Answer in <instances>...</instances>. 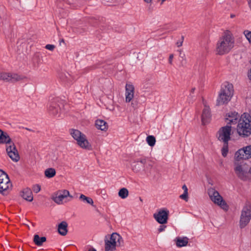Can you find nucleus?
I'll return each instance as SVG.
<instances>
[{
    "label": "nucleus",
    "instance_id": "obj_49",
    "mask_svg": "<svg viewBox=\"0 0 251 251\" xmlns=\"http://www.w3.org/2000/svg\"><path fill=\"white\" fill-rule=\"evenodd\" d=\"M162 0V2H163L164 1H165L166 0Z\"/></svg>",
    "mask_w": 251,
    "mask_h": 251
},
{
    "label": "nucleus",
    "instance_id": "obj_12",
    "mask_svg": "<svg viewBox=\"0 0 251 251\" xmlns=\"http://www.w3.org/2000/svg\"><path fill=\"white\" fill-rule=\"evenodd\" d=\"M68 197L72 198L73 197L70 195L69 192L67 190H63L58 192L52 196V200L58 204H62L64 202H67L70 200H68Z\"/></svg>",
    "mask_w": 251,
    "mask_h": 251
},
{
    "label": "nucleus",
    "instance_id": "obj_30",
    "mask_svg": "<svg viewBox=\"0 0 251 251\" xmlns=\"http://www.w3.org/2000/svg\"><path fill=\"white\" fill-rule=\"evenodd\" d=\"M223 143V147L222 149V154L224 157H226L228 151V143Z\"/></svg>",
    "mask_w": 251,
    "mask_h": 251
},
{
    "label": "nucleus",
    "instance_id": "obj_35",
    "mask_svg": "<svg viewBox=\"0 0 251 251\" xmlns=\"http://www.w3.org/2000/svg\"><path fill=\"white\" fill-rule=\"evenodd\" d=\"M184 41V36H181V39H179L177 42L176 43V45L177 47H180L182 46L183 42Z\"/></svg>",
    "mask_w": 251,
    "mask_h": 251
},
{
    "label": "nucleus",
    "instance_id": "obj_44",
    "mask_svg": "<svg viewBox=\"0 0 251 251\" xmlns=\"http://www.w3.org/2000/svg\"><path fill=\"white\" fill-rule=\"evenodd\" d=\"M248 77L250 80H251V68L250 71L248 73Z\"/></svg>",
    "mask_w": 251,
    "mask_h": 251
},
{
    "label": "nucleus",
    "instance_id": "obj_19",
    "mask_svg": "<svg viewBox=\"0 0 251 251\" xmlns=\"http://www.w3.org/2000/svg\"><path fill=\"white\" fill-rule=\"evenodd\" d=\"M211 117L209 107L205 106L201 115V121L203 125L206 124L209 122Z\"/></svg>",
    "mask_w": 251,
    "mask_h": 251
},
{
    "label": "nucleus",
    "instance_id": "obj_1",
    "mask_svg": "<svg viewBox=\"0 0 251 251\" xmlns=\"http://www.w3.org/2000/svg\"><path fill=\"white\" fill-rule=\"evenodd\" d=\"M234 38L229 31L225 32L218 40L215 49L217 54L224 55L228 53L234 47Z\"/></svg>",
    "mask_w": 251,
    "mask_h": 251
},
{
    "label": "nucleus",
    "instance_id": "obj_45",
    "mask_svg": "<svg viewBox=\"0 0 251 251\" xmlns=\"http://www.w3.org/2000/svg\"><path fill=\"white\" fill-rule=\"evenodd\" d=\"M195 91V88H192L191 90V91H190L191 94L194 93Z\"/></svg>",
    "mask_w": 251,
    "mask_h": 251
},
{
    "label": "nucleus",
    "instance_id": "obj_25",
    "mask_svg": "<svg viewBox=\"0 0 251 251\" xmlns=\"http://www.w3.org/2000/svg\"><path fill=\"white\" fill-rule=\"evenodd\" d=\"M56 174V171L54 169L50 168L46 169L45 171V175L48 178H51Z\"/></svg>",
    "mask_w": 251,
    "mask_h": 251
},
{
    "label": "nucleus",
    "instance_id": "obj_27",
    "mask_svg": "<svg viewBox=\"0 0 251 251\" xmlns=\"http://www.w3.org/2000/svg\"><path fill=\"white\" fill-rule=\"evenodd\" d=\"M79 199L85 202H86L88 204H90L91 205H93V204L94 202H93V200L91 198L87 197L85 196V195H84L83 194L80 195V196L79 197Z\"/></svg>",
    "mask_w": 251,
    "mask_h": 251
},
{
    "label": "nucleus",
    "instance_id": "obj_3",
    "mask_svg": "<svg viewBox=\"0 0 251 251\" xmlns=\"http://www.w3.org/2000/svg\"><path fill=\"white\" fill-rule=\"evenodd\" d=\"M233 168L235 175L238 178L243 181H247L249 179V174L250 173V168L243 160L235 158Z\"/></svg>",
    "mask_w": 251,
    "mask_h": 251
},
{
    "label": "nucleus",
    "instance_id": "obj_20",
    "mask_svg": "<svg viewBox=\"0 0 251 251\" xmlns=\"http://www.w3.org/2000/svg\"><path fill=\"white\" fill-rule=\"evenodd\" d=\"M21 196L23 199L27 201H33V198L32 191L28 188L24 189L21 194Z\"/></svg>",
    "mask_w": 251,
    "mask_h": 251
},
{
    "label": "nucleus",
    "instance_id": "obj_7",
    "mask_svg": "<svg viewBox=\"0 0 251 251\" xmlns=\"http://www.w3.org/2000/svg\"><path fill=\"white\" fill-rule=\"evenodd\" d=\"M12 188L8 176L2 170H0V193L3 196L7 195Z\"/></svg>",
    "mask_w": 251,
    "mask_h": 251
},
{
    "label": "nucleus",
    "instance_id": "obj_13",
    "mask_svg": "<svg viewBox=\"0 0 251 251\" xmlns=\"http://www.w3.org/2000/svg\"><path fill=\"white\" fill-rule=\"evenodd\" d=\"M235 158L242 160L251 158V145L239 150L235 153Z\"/></svg>",
    "mask_w": 251,
    "mask_h": 251
},
{
    "label": "nucleus",
    "instance_id": "obj_48",
    "mask_svg": "<svg viewBox=\"0 0 251 251\" xmlns=\"http://www.w3.org/2000/svg\"><path fill=\"white\" fill-rule=\"evenodd\" d=\"M250 173H251V167L250 169Z\"/></svg>",
    "mask_w": 251,
    "mask_h": 251
},
{
    "label": "nucleus",
    "instance_id": "obj_24",
    "mask_svg": "<svg viewBox=\"0 0 251 251\" xmlns=\"http://www.w3.org/2000/svg\"><path fill=\"white\" fill-rule=\"evenodd\" d=\"M46 241V238L45 237H41L37 234L35 235L34 236V242L38 246H41Z\"/></svg>",
    "mask_w": 251,
    "mask_h": 251
},
{
    "label": "nucleus",
    "instance_id": "obj_8",
    "mask_svg": "<svg viewBox=\"0 0 251 251\" xmlns=\"http://www.w3.org/2000/svg\"><path fill=\"white\" fill-rule=\"evenodd\" d=\"M208 195L211 200L214 203L226 211L228 210V206L217 191L213 188H210L208 190Z\"/></svg>",
    "mask_w": 251,
    "mask_h": 251
},
{
    "label": "nucleus",
    "instance_id": "obj_28",
    "mask_svg": "<svg viewBox=\"0 0 251 251\" xmlns=\"http://www.w3.org/2000/svg\"><path fill=\"white\" fill-rule=\"evenodd\" d=\"M146 141L148 145L151 147L153 146L155 144V138L153 136H148L146 138Z\"/></svg>",
    "mask_w": 251,
    "mask_h": 251
},
{
    "label": "nucleus",
    "instance_id": "obj_36",
    "mask_svg": "<svg viewBox=\"0 0 251 251\" xmlns=\"http://www.w3.org/2000/svg\"><path fill=\"white\" fill-rule=\"evenodd\" d=\"M40 190L41 187L39 185H36L33 187V190L36 193H38L40 191Z\"/></svg>",
    "mask_w": 251,
    "mask_h": 251
},
{
    "label": "nucleus",
    "instance_id": "obj_23",
    "mask_svg": "<svg viewBox=\"0 0 251 251\" xmlns=\"http://www.w3.org/2000/svg\"><path fill=\"white\" fill-rule=\"evenodd\" d=\"M188 242V238L187 237L178 238L176 240V246L178 247H182L186 246Z\"/></svg>",
    "mask_w": 251,
    "mask_h": 251
},
{
    "label": "nucleus",
    "instance_id": "obj_14",
    "mask_svg": "<svg viewBox=\"0 0 251 251\" xmlns=\"http://www.w3.org/2000/svg\"><path fill=\"white\" fill-rule=\"evenodd\" d=\"M169 211L164 209H160L158 212L153 214L155 220L160 224L167 223L168 218Z\"/></svg>",
    "mask_w": 251,
    "mask_h": 251
},
{
    "label": "nucleus",
    "instance_id": "obj_15",
    "mask_svg": "<svg viewBox=\"0 0 251 251\" xmlns=\"http://www.w3.org/2000/svg\"><path fill=\"white\" fill-rule=\"evenodd\" d=\"M149 162L150 160L145 158H141L134 163L135 164L132 166V170L135 172H139L145 167L146 165L148 163L149 166L151 167V165L149 163Z\"/></svg>",
    "mask_w": 251,
    "mask_h": 251
},
{
    "label": "nucleus",
    "instance_id": "obj_31",
    "mask_svg": "<svg viewBox=\"0 0 251 251\" xmlns=\"http://www.w3.org/2000/svg\"><path fill=\"white\" fill-rule=\"evenodd\" d=\"M22 79V77L16 74L10 73V81H18Z\"/></svg>",
    "mask_w": 251,
    "mask_h": 251
},
{
    "label": "nucleus",
    "instance_id": "obj_6",
    "mask_svg": "<svg viewBox=\"0 0 251 251\" xmlns=\"http://www.w3.org/2000/svg\"><path fill=\"white\" fill-rule=\"evenodd\" d=\"M70 133L77 142L78 145L82 149L88 150H92L91 145L90 144L85 134L77 129H71Z\"/></svg>",
    "mask_w": 251,
    "mask_h": 251
},
{
    "label": "nucleus",
    "instance_id": "obj_40",
    "mask_svg": "<svg viewBox=\"0 0 251 251\" xmlns=\"http://www.w3.org/2000/svg\"><path fill=\"white\" fill-rule=\"evenodd\" d=\"M182 189L185 193H188V189L187 186L185 185H183L182 187Z\"/></svg>",
    "mask_w": 251,
    "mask_h": 251
},
{
    "label": "nucleus",
    "instance_id": "obj_18",
    "mask_svg": "<svg viewBox=\"0 0 251 251\" xmlns=\"http://www.w3.org/2000/svg\"><path fill=\"white\" fill-rule=\"evenodd\" d=\"M239 117V115L236 112H230L226 114V122L227 125L235 124Z\"/></svg>",
    "mask_w": 251,
    "mask_h": 251
},
{
    "label": "nucleus",
    "instance_id": "obj_5",
    "mask_svg": "<svg viewBox=\"0 0 251 251\" xmlns=\"http://www.w3.org/2000/svg\"><path fill=\"white\" fill-rule=\"evenodd\" d=\"M233 92V86L232 84L228 82L224 83L217 99V104L221 105L227 103L230 100Z\"/></svg>",
    "mask_w": 251,
    "mask_h": 251
},
{
    "label": "nucleus",
    "instance_id": "obj_43",
    "mask_svg": "<svg viewBox=\"0 0 251 251\" xmlns=\"http://www.w3.org/2000/svg\"><path fill=\"white\" fill-rule=\"evenodd\" d=\"M250 9L251 10V0H247Z\"/></svg>",
    "mask_w": 251,
    "mask_h": 251
},
{
    "label": "nucleus",
    "instance_id": "obj_39",
    "mask_svg": "<svg viewBox=\"0 0 251 251\" xmlns=\"http://www.w3.org/2000/svg\"><path fill=\"white\" fill-rule=\"evenodd\" d=\"M173 58H174V54H171L169 55V63L170 64H172Z\"/></svg>",
    "mask_w": 251,
    "mask_h": 251
},
{
    "label": "nucleus",
    "instance_id": "obj_37",
    "mask_svg": "<svg viewBox=\"0 0 251 251\" xmlns=\"http://www.w3.org/2000/svg\"><path fill=\"white\" fill-rule=\"evenodd\" d=\"M45 48L50 50H53L55 48V46L53 45L48 44L46 46Z\"/></svg>",
    "mask_w": 251,
    "mask_h": 251
},
{
    "label": "nucleus",
    "instance_id": "obj_2",
    "mask_svg": "<svg viewBox=\"0 0 251 251\" xmlns=\"http://www.w3.org/2000/svg\"><path fill=\"white\" fill-rule=\"evenodd\" d=\"M0 144H6V151L9 157L15 162H17L20 156L17 150L7 132L0 129Z\"/></svg>",
    "mask_w": 251,
    "mask_h": 251
},
{
    "label": "nucleus",
    "instance_id": "obj_47",
    "mask_svg": "<svg viewBox=\"0 0 251 251\" xmlns=\"http://www.w3.org/2000/svg\"><path fill=\"white\" fill-rule=\"evenodd\" d=\"M89 251H97L96 250H95L94 248H91L89 249Z\"/></svg>",
    "mask_w": 251,
    "mask_h": 251
},
{
    "label": "nucleus",
    "instance_id": "obj_26",
    "mask_svg": "<svg viewBox=\"0 0 251 251\" xmlns=\"http://www.w3.org/2000/svg\"><path fill=\"white\" fill-rule=\"evenodd\" d=\"M118 195L121 198L125 199L128 196V191L126 188H123L119 190Z\"/></svg>",
    "mask_w": 251,
    "mask_h": 251
},
{
    "label": "nucleus",
    "instance_id": "obj_16",
    "mask_svg": "<svg viewBox=\"0 0 251 251\" xmlns=\"http://www.w3.org/2000/svg\"><path fill=\"white\" fill-rule=\"evenodd\" d=\"M134 94V87L131 83H127L126 85V101L129 102L132 100Z\"/></svg>",
    "mask_w": 251,
    "mask_h": 251
},
{
    "label": "nucleus",
    "instance_id": "obj_46",
    "mask_svg": "<svg viewBox=\"0 0 251 251\" xmlns=\"http://www.w3.org/2000/svg\"><path fill=\"white\" fill-rule=\"evenodd\" d=\"M145 1V2H147V3H150L151 2V0H144Z\"/></svg>",
    "mask_w": 251,
    "mask_h": 251
},
{
    "label": "nucleus",
    "instance_id": "obj_38",
    "mask_svg": "<svg viewBox=\"0 0 251 251\" xmlns=\"http://www.w3.org/2000/svg\"><path fill=\"white\" fill-rule=\"evenodd\" d=\"M166 226L164 225H161L160 226L159 228L158 229V231L159 232H161L163 231L166 228Z\"/></svg>",
    "mask_w": 251,
    "mask_h": 251
},
{
    "label": "nucleus",
    "instance_id": "obj_4",
    "mask_svg": "<svg viewBox=\"0 0 251 251\" xmlns=\"http://www.w3.org/2000/svg\"><path fill=\"white\" fill-rule=\"evenodd\" d=\"M251 117L249 114H243L239 121L237 127V131L239 135L245 137L251 134Z\"/></svg>",
    "mask_w": 251,
    "mask_h": 251
},
{
    "label": "nucleus",
    "instance_id": "obj_41",
    "mask_svg": "<svg viewBox=\"0 0 251 251\" xmlns=\"http://www.w3.org/2000/svg\"><path fill=\"white\" fill-rule=\"evenodd\" d=\"M179 56L183 59L185 57V54L182 53V51L181 50H179Z\"/></svg>",
    "mask_w": 251,
    "mask_h": 251
},
{
    "label": "nucleus",
    "instance_id": "obj_9",
    "mask_svg": "<svg viewBox=\"0 0 251 251\" xmlns=\"http://www.w3.org/2000/svg\"><path fill=\"white\" fill-rule=\"evenodd\" d=\"M122 239L121 236L117 233H113L109 239L106 236L104 239L105 251H114L116 250L117 243L120 244Z\"/></svg>",
    "mask_w": 251,
    "mask_h": 251
},
{
    "label": "nucleus",
    "instance_id": "obj_32",
    "mask_svg": "<svg viewBox=\"0 0 251 251\" xmlns=\"http://www.w3.org/2000/svg\"><path fill=\"white\" fill-rule=\"evenodd\" d=\"M244 34L249 42L251 44V31L246 30L244 31Z\"/></svg>",
    "mask_w": 251,
    "mask_h": 251
},
{
    "label": "nucleus",
    "instance_id": "obj_29",
    "mask_svg": "<svg viewBox=\"0 0 251 251\" xmlns=\"http://www.w3.org/2000/svg\"><path fill=\"white\" fill-rule=\"evenodd\" d=\"M3 80L6 81H10V73H0V80Z\"/></svg>",
    "mask_w": 251,
    "mask_h": 251
},
{
    "label": "nucleus",
    "instance_id": "obj_33",
    "mask_svg": "<svg viewBox=\"0 0 251 251\" xmlns=\"http://www.w3.org/2000/svg\"><path fill=\"white\" fill-rule=\"evenodd\" d=\"M33 63L35 66H38L40 63V59L39 55L36 54L34 55L33 58Z\"/></svg>",
    "mask_w": 251,
    "mask_h": 251
},
{
    "label": "nucleus",
    "instance_id": "obj_17",
    "mask_svg": "<svg viewBox=\"0 0 251 251\" xmlns=\"http://www.w3.org/2000/svg\"><path fill=\"white\" fill-rule=\"evenodd\" d=\"M57 101V99H56L53 101H50L48 105L49 113L54 116L56 115L60 110V107L58 104L56 103Z\"/></svg>",
    "mask_w": 251,
    "mask_h": 251
},
{
    "label": "nucleus",
    "instance_id": "obj_22",
    "mask_svg": "<svg viewBox=\"0 0 251 251\" xmlns=\"http://www.w3.org/2000/svg\"><path fill=\"white\" fill-rule=\"evenodd\" d=\"M67 226L68 224L65 221H63L59 224L58 227V231L59 233L62 236L66 235L68 232Z\"/></svg>",
    "mask_w": 251,
    "mask_h": 251
},
{
    "label": "nucleus",
    "instance_id": "obj_10",
    "mask_svg": "<svg viewBox=\"0 0 251 251\" xmlns=\"http://www.w3.org/2000/svg\"><path fill=\"white\" fill-rule=\"evenodd\" d=\"M251 220V205H246L242 210L239 226L241 228H244Z\"/></svg>",
    "mask_w": 251,
    "mask_h": 251
},
{
    "label": "nucleus",
    "instance_id": "obj_34",
    "mask_svg": "<svg viewBox=\"0 0 251 251\" xmlns=\"http://www.w3.org/2000/svg\"><path fill=\"white\" fill-rule=\"evenodd\" d=\"M179 198L187 201L188 200V193L184 192L183 194L180 195Z\"/></svg>",
    "mask_w": 251,
    "mask_h": 251
},
{
    "label": "nucleus",
    "instance_id": "obj_42",
    "mask_svg": "<svg viewBox=\"0 0 251 251\" xmlns=\"http://www.w3.org/2000/svg\"><path fill=\"white\" fill-rule=\"evenodd\" d=\"M104 2H112L114 0H102Z\"/></svg>",
    "mask_w": 251,
    "mask_h": 251
},
{
    "label": "nucleus",
    "instance_id": "obj_11",
    "mask_svg": "<svg viewBox=\"0 0 251 251\" xmlns=\"http://www.w3.org/2000/svg\"><path fill=\"white\" fill-rule=\"evenodd\" d=\"M231 126L229 125L222 127L218 131L217 137L218 140L223 143H228L230 140Z\"/></svg>",
    "mask_w": 251,
    "mask_h": 251
},
{
    "label": "nucleus",
    "instance_id": "obj_21",
    "mask_svg": "<svg viewBox=\"0 0 251 251\" xmlns=\"http://www.w3.org/2000/svg\"><path fill=\"white\" fill-rule=\"evenodd\" d=\"M95 126L98 129L106 131L108 128L107 123L102 120H97L95 122Z\"/></svg>",
    "mask_w": 251,
    "mask_h": 251
}]
</instances>
